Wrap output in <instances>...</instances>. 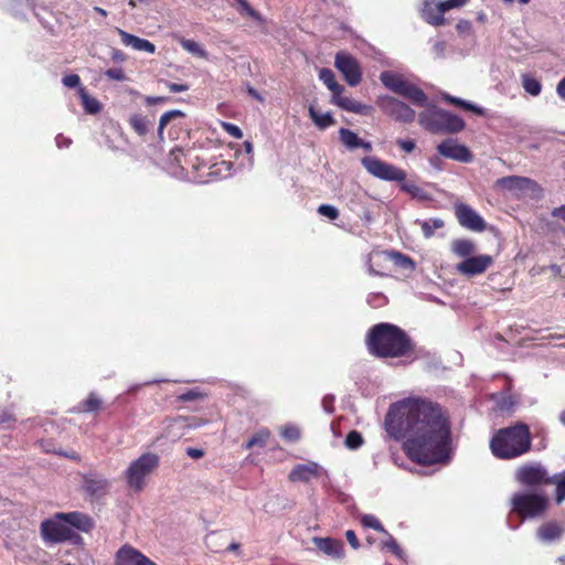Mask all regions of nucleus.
Segmentation results:
<instances>
[{
    "label": "nucleus",
    "mask_w": 565,
    "mask_h": 565,
    "mask_svg": "<svg viewBox=\"0 0 565 565\" xmlns=\"http://www.w3.org/2000/svg\"><path fill=\"white\" fill-rule=\"evenodd\" d=\"M387 435L403 443L408 459L422 466L449 458L451 425L446 411L426 397H407L393 403L385 416Z\"/></svg>",
    "instance_id": "nucleus-1"
},
{
    "label": "nucleus",
    "mask_w": 565,
    "mask_h": 565,
    "mask_svg": "<svg viewBox=\"0 0 565 565\" xmlns=\"http://www.w3.org/2000/svg\"><path fill=\"white\" fill-rule=\"evenodd\" d=\"M366 347L375 358H404L414 352L411 337L399 327L381 322L373 326L366 334Z\"/></svg>",
    "instance_id": "nucleus-2"
},
{
    "label": "nucleus",
    "mask_w": 565,
    "mask_h": 565,
    "mask_svg": "<svg viewBox=\"0 0 565 565\" xmlns=\"http://www.w3.org/2000/svg\"><path fill=\"white\" fill-rule=\"evenodd\" d=\"M490 449L492 455L501 460H511L527 454L532 449L530 427L518 422L498 429L490 440Z\"/></svg>",
    "instance_id": "nucleus-3"
},
{
    "label": "nucleus",
    "mask_w": 565,
    "mask_h": 565,
    "mask_svg": "<svg viewBox=\"0 0 565 565\" xmlns=\"http://www.w3.org/2000/svg\"><path fill=\"white\" fill-rule=\"evenodd\" d=\"M418 122L433 134H457L466 126L465 120L458 115L437 107L422 111Z\"/></svg>",
    "instance_id": "nucleus-4"
},
{
    "label": "nucleus",
    "mask_w": 565,
    "mask_h": 565,
    "mask_svg": "<svg viewBox=\"0 0 565 565\" xmlns=\"http://www.w3.org/2000/svg\"><path fill=\"white\" fill-rule=\"evenodd\" d=\"M160 458L154 452H145L131 461L125 471V479L130 489L141 492L147 486L149 478L159 467Z\"/></svg>",
    "instance_id": "nucleus-5"
},
{
    "label": "nucleus",
    "mask_w": 565,
    "mask_h": 565,
    "mask_svg": "<svg viewBox=\"0 0 565 565\" xmlns=\"http://www.w3.org/2000/svg\"><path fill=\"white\" fill-rule=\"evenodd\" d=\"M380 79L386 88L405 97L414 105L424 106L427 102V95L425 92L415 84L405 79L401 74L384 71L381 73Z\"/></svg>",
    "instance_id": "nucleus-6"
},
{
    "label": "nucleus",
    "mask_w": 565,
    "mask_h": 565,
    "mask_svg": "<svg viewBox=\"0 0 565 565\" xmlns=\"http://www.w3.org/2000/svg\"><path fill=\"white\" fill-rule=\"evenodd\" d=\"M512 511L522 519L541 516L548 509V499L543 493L516 492L511 498Z\"/></svg>",
    "instance_id": "nucleus-7"
},
{
    "label": "nucleus",
    "mask_w": 565,
    "mask_h": 565,
    "mask_svg": "<svg viewBox=\"0 0 565 565\" xmlns=\"http://www.w3.org/2000/svg\"><path fill=\"white\" fill-rule=\"evenodd\" d=\"M42 539L47 543L72 542L81 544L83 537L68 526L62 519L57 518V513L53 518L46 519L41 523Z\"/></svg>",
    "instance_id": "nucleus-8"
},
{
    "label": "nucleus",
    "mask_w": 565,
    "mask_h": 565,
    "mask_svg": "<svg viewBox=\"0 0 565 565\" xmlns=\"http://www.w3.org/2000/svg\"><path fill=\"white\" fill-rule=\"evenodd\" d=\"M514 479L519 484L529 489L552 484L551 475L541 462H527L520 466L515 470Z\"/></svg>",
    "instance_id": "nucleus-9"
},
{
    "label": "nucleus",
    "mask_w": 565,
    "mask_h": 565,
    "mask_svg": "<svg viewBox=\"0 0 565 565\" xmlns=\"http://www.w3.org/2000/svg\"><path fill=\"white\" fill-rule=\"evenodd\" d=\"M361 163L371 175L377 179L396 182H402L406 179V172L403 169L376 157H364L361 159Z\"/></svg>",
    "instance_id": "nucleus-10"
},
{
    "label": "nucleus",
    "mask_w": 565,
    "mask_h": 565,
    "mask_svg": "<svg viewBox=\"0 0 565 565\" xmlns=\"http://www.w3.org/2000/svg\"><path fill=\"white\" fill-rule=\"evenodd\" d=\"M379 108L396 121L409 124L415 119V111L405 103L392 96H382L376 102Z\"/></svg>",
    "instance_id": "nucleus-11"
},
{
    "label": "nucleus",
    "mask_w": 565,
    "mask_h": 565,
    "mask_svg": "<svg viewBox=\"0 0 565 565\" xmlns=\"http://www.w3.org/2000/svg\"><path fill=\"white\" fill-rule=\"evenodd\" d=\"M334 66L343 75L350 86H358L362 81V68L359 61L351 54L339 52L335 54Z\"/></svg>",
    "instance_id": "nucleus-12"
},
{
    "label": "nucleus",
    "mask_w": 565,
    "mask_h": 565,
    "mask_svg": "<svg viewBox=\"0 0 565 565\" xmlns=\"http://www.w3.org/2000/svg\"><path fill=\"white\" fill-rule=\"evenodd\" d=\"M454 210L457 221L462 227L477 233L486 230V221L470 205L457 202Z\"/></svg>",
    "instance_id": "nucleus-13"
},
{
    "label": "nucleus",
    "mask_w": 565,
    "mask_h": 565,
    "mask_svg": "<svg viewBox=\"0 0 565 565\" xmlns=\"http://www.w3.org/2000/svg\"><path fill=\"white\" fill-rule=\"evenodd\" d=\"M493 257L490 255H478L470 256L462 262L458 263L456 269L461 275L467 277H473L477 275H481L487 271V269L492 266Z\"/></svg>",
    "instance_id": "nucleus-14"
},
{
    "label": "nucleus",
    "mask_w": 565,
    "mask_h": 565,
    "mask_svg": "<svg viewBox=\"0 0 565 565\" xmlns=\"http://www.w3.org/2000/svg\"><path fill=\"white\" fill-rule=\"evenodd\" d=\"M115 565H157L153 561L129 544L121 546L115 554Z\"/></svg>",
    "instance_id": "nucleus-15"
},
{
    "label": "nucleus",
    "mask_w": 565,
    "mask_h": 565,
    "mask_svg": "<svg viewBox=\"0 0 565 565\" xmlns=\"http://www.w3.org/2000/svg\"><path fill=\"white\" fill-rule=\"evenodd\" d=\"M82 488L86 495L93 501L107 494L109 490V482L100 476L88 473L83 476Z\"/></svg>",
    "instance_id": "nucleus-16"
},
{
    "label": "nucleus",
    "mask_w": 565,
    "mask_h": 565,
    "mask_svg": "<svg viewBox=\"0 0 565 565\" xmlns=\"http://www.w3.org/2000/svg\"><path fill=\"white\" fill-rule=\"evenodd\" d=\"M437 151L445 158H449L459 162H470L472 160V153L463 146L459 145L452 139H447L437 146Z\"/></svg>",
    "instance_id": "nucleus-17"
},
{
    "label": "nucleus",
    "mask_w": 565,
    "mask_h": 565,
    "mask_svg": "<svg viewBox=\"0 0 565 565\" xmlns=\"http://www.w3.org/2000/svg\"><path fill=\"white\" fill-rule=\"evenodd\" d=\"M369 269L376 276H390L392 274V257L390 252H372L369 257Z\"/></svg>",
    "instance_id": "nucleus-18"
},
{
    "label": "nucleus",
    "mask_w": 565,
    "mask_h": 565,
    "mask_svg": "<svg viewBox=\"0 0 565 565\" xmlns=\"http://www.w3.org/2000/svg\"><path fill=\"white\" fill-rule=\"evenodd\" d=\"M57 518L62 519L71 529L88 533L94 529L93 519L83 512H57Z\"/></svg>",
    "instance_id": "nucleus-19"
},
{
    "label": "nucleus",
    "mask_w": 565,
    "mask_h": 565,
    "mask_svg": "<svg viewBox=\"0 0 565 565\" xmlns=\"http://www.w3.org/2000/svg\"><path fill=\"white\" fill-rule=\"evenodd\" d=\"M320 467L317 462L296 465L289 472L288 479L291 482H309L312 478L320 476Z\"/></svg>",
    "instance_id": "nucleus-20"
},
{
    "label": "nucleus",
    "mask_w": 565,
    "mask_h": 565,
    "mask_svg": "<svg viewBox=\"0 0 565 565\" xmlns=\"http://www.w3.org/2000/svg\"><path fill=\"white\" fill-rule=\"evenodd\" d=\"M420 15L430 25L439 26L445 24L444 13L437 0H423Z\"/></svg>",
    "instance_id": "nucleus-21"
},
{
    "label": "nucleus",
    "mask_w": 565,
    "mask_h": 565,
    "mask_svg": "<svg viewBox=\"0 0 565 565\" xmlns=\"http://www.w3.org/2000/svg\"><path fill=\"white\" fill-rule=\"evenodd\" d=\"M315 545L326 555L333 558H342L344 556L343 543L332 537H313Z\"/></svg>",
    "instance_id": "nucleus-22"
},
{
    "label": "nucleus",
    "mask_w": 565,
    "mask_h": 565,
    "mask_svg": "<svg viewBox=\"0 0 565 565\" xmlns=\"http://www.w3.org/2000/svg\"><path fill=\"white\" fill-rule=\"evenodd\" d=\"M565 532L564 526L556 521H547L540 525L536 531L539 540L545 543L559 540Z\"/></svg>",
    "instance_id": "nucleus-23"
},
{
    "label": "nucleus",
    "mask_w": 565,
    "mask_h": 565,
    "mask_svg": "<svg viewBox=\"0 0 565 565\" xmlns=\"http://www.w3.org/2000/svg\"><path fill=\"white\" fill-rule=\"evenodd\" d=\"M118 33L120 35L121 42L126 46H131L136 51H145L150 54H153L156 52V46L153 43L146 39L138 38L134 34H130L124 30H118Z\"/></svg>",
    "instance_id": "nucleus-24"
},
{
    "label": "nucleus",
    "mask_w": 565,
    "mask_h": 565,
    "mask_svg": "<svg viewBox=\"0 0 565 565\" xmlns=\"http://www.w3.org/2000/svg\"><path fill=\"white\" fill-rule=\"evenodd\" d=\"M331 103L347 111H351V113L360 114V115H366V114H369V111L371 109L370 106H366V105H364L360 102H356L350 97L341 96V94L333 95Z\"/></svg>",
    "instance_id": "nucleus-25"
},
{
    "label": "nucleus",
    "mask_w": 565,
    "mask_h": 565,
    "mask_svg": "<svg viewBox=\"0 0 565 565\" xmlns=\"http://www.w3.org/2000/svg\"><path fill=\"white\" fill-rule=\"evenodd\" d=\"M533 183L531 179L518 175L503 177L497 180V186L508 191L525 190Z\"/></svg>",
    "instance_id": "nucleus-26"
},
{
    "label": "nucleus",
    "mask_w": 565,
    "mask_h": 565,
    "mask_svg": "<svg viewBox=\"0 0 565 565\" xmlns=\"http://www.w3.org/2000/svg\"><path fill=\"white\" fill-rule=\"evenodd\" d=\"M104 408V401L95 392H90L77 406L78 413H97Z\"/></svg>",
    "instance_id": "nucleus-27"
},
{
    "label": "nucleus",
    "mask_w": 565,
    "mask_h": 565,
    "mask_svg": "<svg viewBox=\"0 0 565 565\" xmlns=\"http://www.w3.org/2000/svg\"><path fill=\"white\" fill-rule=\"evenodd\" d=\"M476 250V245L471 239L468 238H459L455 239L451 243V252L465 259L470 257Z\"/></svg>",
    "instance_id": "nucleus-28"
},
{
    "label": "nucleus",
    "mask_w": 565,
    "mask_h": 565,
    "mask_svg": "<svg viewBox=\"0 0 565 565\" xmlns=\"http://www.w3.org/2000/svg\"><path fill=\"white\" fill-rule=\"evenodd\" d=\"M131 129L139 136H146L152 127L151 120L141 114H134L128 120Z\"/></svg>",
    "instance_id": "nucleus-29"
},
{
    "label": "nucleus",
    "mask_w": 565,
    "mask_h": 565,
    "mask_svg": "<svg viewBox=\"0 0 565 565\" xmlns=\"http://www.w3.org/2000/svg\"><path fill=\"white\" fill-rule=\"evenodd\" d=\"M319 78L332 92V96L343 93L344 87L337 82L335 75L330 68H321L319 71Z\"/></svg>",
    "instance_id": "nucleus-30"
},
{
    "label": "nucleus",
    "mask_w": 565,
    "mask_h": 565,
    "mask_svg": "<svg viewBox=\"0 0 565 565\" xmlns=\"http://www.w3.org/2000/svg\"><path fill=\"white\" fill-rule=\"evenodd\" d=\"M309 116L315 125L321 130L327 129L335 122L330 113L320 114L312 105L309 107Z\"/></svg>",
    "instance_id": "nucleus-31"
},
{
    "label": "nucleus",
    "mask_w": 565,
    "mask_h": 565,
    "mask_svg": "<svg viewBox=\"0 0 565 565\" xmlns=\"http://www.w3.org/2000/svg\"><path fill=\"white\" fill-rule=\"evenodd\" d=\"M81 99H82V105L84 107V110L87 113V114H98L102 109V105L100 103L89 96V94L87 93L86 88L85 87H79L78 90H77Z\"/></svg>",
    "instance_id": "nucleus-32"
},
{
    "label": "nucleus",
    "mask_w": 565,
    "mask_h": 565,
    "mask_svg": "<svg viewBox=\"0 0 565 565\" xmlns=\"http://www.w3.org/2000/svg\"><path fill=\"white\" fill-rule=\"evenodd\" d=\"M270 437V431L267 428H262L257 433H255L244 445L246 450H249L254 447H264L266 446L268 439Z\"/></svg>",
    "instance_id": "nucleus-33"
},
{
    "label": "nucleus",
    "mask_w": 565,
    "mask_h": 565,
    "mask_svg": "<svg viewBox=\"0 0 565 565\" xmlns=\"http://www.w3.org/2000/svg\"><path fill=\"white\" fill-rule=\"evenodd\" d=\"M398 183H399L401 190L403 192L412 195V198L418 199V200H427L428 199L427 192L423 188L417 185L415 182L406 181V179H405L404 181L398 182Z\"/></svg>",
    "instance_id": "nucleus-34"
},
{
    "label": "nucleus",
    "mask_w": 565,
    "mask_h": 565,
    "mask_svg": "<svg viewBox=\"0 0 565 565\" xmlns=\"http://www.w3.org/2000/svg\"><path fill=\"white\" fill-rule=\"evenodd\" d=\"M207 169H209V172H207L209 177H215V178L227 177L231 174L232 162L221 160L220 162L210 164L207 167Z\"/></svg>",
    "instance_id": "nucleus-35"
},
{
    "label": "nucleus",
    "mask_w": 565,
    "mask_h": 565,
    "mask_svg": "<svg viewBox=\"0 0 565 565\" xmlns=\"http://www.w3.org/2000/svg\"><path fill=\"white\" fill-rule=\"evenodd\" d=\"M392 257V270L394 268L414 269L415 263L413 259L399 252H390Z\"/></svg>",
    "instance_id": "nucleus-36"
},
{
    "label": "nucleus",
    "mask_w": 565,
    "mask_h": 565,
    "mask_svg": "<svg viewBox=\"0 0 565 565\" xmlns=\"http://www.w3.org/2000/svg\"><path fill=\"white\" fill-rule=\"evenodd\" d=\"M339 138H340V141L348 149H356L361 141V138L354 131H352L348 128H341L339 130Z\"/></svg>",
    "instance_id": "nucleus-37"
},
{
    "label": "nucleus",
    "mask_w": 565,
    "mask_h": 565,
    "mask_svg": "<svg viewBox=\"0 0 565 565\" xmlns=\"http://www.w3.org/2000/svg\"><path fill=\"white\" fill-rule=\"evenodd\" d=\"M185 114L179 109H173L166 111L161 115L159 119V127H158V136L160 139H162L163 130L168 126L169 122H171L173 119L177 118H184Z\"/></svg>",
    "instance_id": "nucleus-38"
},
{
    "label": "nucleus",
    "mask_w": 565,
    "mask_h": 565,
    "mask_svg": "<svg viewBox=\"0 0 565 565\" xmlns=\"http://www.w3.org/2000/svg\"><path fill=\"white\" fill-rule=\"evenodd\" d=\"M552 484H555V501L561 504L565 500V471L551 476Z\"/></svg>",
    "instance_id": "nucleus-39"
},
{
    "label": "nucleus",
    "mask_w": 565,
    "mask_h": 565,
    "mask_svg": "<svg viewBox=\"0 0 565 565\" xmlns=\"http://www.w3.org/2000/svg\"><path fill=\"white\" fill-rule=\"evenodd\" d=\"M522 86L524 90L532 96L540 95L542 90L541 82L529 74L522 75Z\"/></svg>",
    "instance_id": "nucleus-40"
},
{
    "label": "nucleus",
    "mask_w": 565,
    "mask_h": 565,
    "mask_svg": "<svg viewBox=\"0 0 565 565\" xmlns=\"http://www.w3.org/2000/svg\"><path fill=\"white\" fill-rule=\"evenodd\" d=\"M39 444H40V447L42 448V450L46 454H57L60 456L67 457V458L74 459V460L79 459L78 455L75 451H72L68 454V452H63L61 450H57L53 440H51V439H42L39 441Z\"/></svg>",
    "instance_id": "nucleus-41"
},
{
    "label": "nucleus",
    "mask_w": 565,
    "mask_h": 565,
    "mask_svg": "<svg viewBox=\"0 0 565 565\" xmlns=\"http://www.w3.org/2000/svg\"><path fill=\"white\" fill-rule=\"evenodd\" d=\"M184 157V164L190 166L193 170L200 171L203 168H207L209 164L201 160L199 156H194L193 151L189 150L183 153L181 150H178Z\"/></svg>",
    "instance_id": "nucleus-42"
},
{
    "label": "nucleus",
    "mask_w": 565,
    "mask_h": 565,
    "mask_svg": "<svg viewBox=\"0 0 565 565\" xmlns=\"http://www.w3.org/2000/svg\"><path fill=\"white\" fill-rule=\"evenodd\" d=\"M444 225L445 223L440 218H431L420 223L423 234L426 238L431 237L435 234V230L441 228Z\"/></svg>",
    "instance_id": "nucleus-43"
},
{
    "label": "nucleus",
    "mask_w": 565,
    "mask_h": 565,
    "mask_svg": "<svg viewBox=\"0 0 565 565\" xmlns=\"http://www.w3.org/2000/svg\"><path fill=\"white\" fill-rule=\"evenodd\" d=\"M238 4V12L242 15H247L255 21H263L262 15L257 12L247 0H234Z\"/></svg>",
    "instance_id": "nucleus-44"
},
{
    "label": "nucleus",
    "mask_w": 565,
    "mask_h": 565,
    "mask_svg": "<svg viewBox=\"0 0 565 565\" xmlns=\"http://www.w3.org/2000/svg\"><path fill=\"white\" fill-rule=\"evenodd\" d=\"M361 524L364 527H370V529H373V530H375L377 532L387 534L386 530L384 529V526L382 525L380 520L376 516L372 515V514H364L361 518Z\"/></svg>",
    "instance_id": "nucleus-45"
},
{
    "label": "nucleus",
    "mask_w": 565,
    "mask_h": 565,
    "mask_svg": "<svg viewBox=\"0 0 565 565\" xmlns=\"http://www.w3.org/2000/svg\"><path fill=\"white\" fill-rule=\"evenodd\" d=\"M446 99H447L450 104H452V105H456V106H459V107H461V108H463V109L470 110V111H472V113H475V114H477V115H483V110H482V108H480V107H478V106H476V105H473V104H470V103H468V102H466V100H462V99H460V98L452 97V96H447V98H446Z\"/></svg>",
    "instance_id": "nucleus-46"
},
{
    "label": "nucleus",
    "mask_w": 565,
    "mask_h": 565,
    "mask_svg": "<svg viewBox=\"0 0 565 565\" xmlns=\"http://www.w3.org/2000/svg\"><path fill=\"white\" fill-rule=\"evenodd\" d=\"M363 444V437L361 435V433H359L358 430H351L347 437H345V440H344V445L349 448V449H358L362 446Z\"/></svg>",
    "instance_id": "nucleus-47"
},
{
    "label": "nucleus",
    "mask_w": 565,
    "mask_h": 565,
    "mask_svg": "<svg viewBox=\"0 0 565 565\" xmlns=\"http://www.w3.org/2000/svg\"><path fill=\"white\" fill-rule=\"evenodd\" d=\"M181 46L194 54V55H198L200 57H205L206 56V52L201 47V45L199 43H196L195 41L193 40H182L181 41Z\"/></svg>",
    "instance_id": "nucleus-48"
},
{
    "label": "nucleus",
    "mask_w": 565,
    "mask_h": 565,
    "mask_svg": "<svg viewBox=\"0 0 565 565\" xmlns=\"http://www.w3.org/2000/svg\"><path fill=\"white\" fill-rule=\"evenodd\" d=\"M281 437L288 441H297L300 439V430L295 425H286L281 428Z\"/></svg>",
    "instance_id": "nucleus-49"
},
{
    "label": "nucleus",
    "mask_w": 565,
    "mask_h": 565,
    "mask_svg": "<svg viewBox=\"0 0 565 565\" xmlns=\"http://www.w3.org/2000/svg\"><path fill=\"white\" fill-rule=\"evenodd\" d=\"M318 213L322 216L328 217L329 220H332V221L337 220L340 215L338 209L334 207L333 205H329V204H321L318 207Z\"/></svg>",
    "instance_id": "nucleus-50"
},
{
    "label": "nucleus",
    "mask_w": 565,
    "mask_h": 565,
    "mask_svg": "<svg viewBox=\"0 0 565 565\" xmlns=\"http://www.w3.org/2000/svg\"><path fill=\"white\" fill-rule=\"evenodd\" d=\"M222 127L233 138H235V139H242L243 138V131H242V129L238 126H236V125H234L232 122L223 121L222 122Z\"/></svg>",
    "instance_id": "nucleus-51"
},
{
    "label": "nucleus",
    "mask_w": 565,
    "mask_h": 565,
    "mask_svg": "<svg viewBox=\"0 0 565 565\" xmlns=\"http://www.w3.org/2000/svg\"><path fill=\"white\" fill-rule=\"evenodd\" d=\"M62 83L68 88L82 87L81 78L77 74H70L62 78Z\"/></svg>",
    "instance_id": "nucleus-52"
},
{
    "label": "nucleus",
    "mask_w": 565,
    "mask_h": 565,
    "mask_svg": "<svg viewBox=\"0 0 565 565\" xmlns=\"http://www.w3.org/2000/svg\"><path fill=\"white\" fill-rule=\"evenodd\" d=\"M465 3H466V0H445V1H439L440 8H441V11H443L444 14H445L446 11H448L450 9H454V8H459V7L463 6Z\"/></svg>",
    "instance_id": "nucleus-53"
},
{
    "label": "nucleus",
    "mask_w": 565,
    "mask_h": 565,
    "mask_svg": "<svg viewBox=\"0 0 565 565\" xmlns=\"http://www.w3.org/2000/svg\"><path fill=\"white\" fill-rule=\"evenodd\" d=\"M105 75L110 78V79H115V81H124L126 79V75H125V72L122 71V68L120 67H113V68H109L105 72Z\"/></svg>",
    "instance_id": "nucleus-54"
},
{
    "label": "nucleus",
    "mask_w": 565,
    "mask_h": 565,
    "mask_svg": "<svg viewBox=\"0 0 565 565\" xmlns=\"http://www.w3.org/2000/svg\"><path fill=\"white\" fill-rule=\"evenodd\" d=\"M397 146L407 153H411L415 150L416 143L412 139H397Z\"/></svg>",
    "instance_id": "nucleus-55"
},
{
    "label": "nucleus",
    "mask_w": 565,
    "mask_h": 565,
    "mask_svg": "<svg viewBox=\"0 0 565 565\" xmlns=\"http://www.w3.org/2000/svg\"><path fill=\"white\" fill-rule=\"evenodd\" d=\"M202 397H204V395L198 390H190L179 396V398L183 402L194 401Z\"/></svg>",
    "instance_id": "nucleus-56"
},
{
    "label": "nucleus",
    "mask_w": 565,
    "mask_h": 565,
    "mask_svg": "<svg viewBox=\"0 0 565 565\" xmlns=\"http://www.w3.org/2000/svg\"><path fill=\"white\" fill-rule=\"evenodd\" d=\"M345 537L352 548L356 550L360 547L359 539L353 530H348L345 532Z\"/></svg>",
    "instance_id": "nucleus-57"
},
{
    "label": "nucleus",
    "mask_w": 565,
    "mask_h": 565,
    "mask_svg": "<svg viewBox=\"0 0 565 565\" xmlns=\"http://www.w3.org/2000/svg\"><path fill=\"white\" fill-rule=\"evenodd\" d=\"M386 301V297L383 294H372L369 296L367 302L371 306H381Z\"/></svg>",
    "instance_id": "nucleus-58"
},
{
    "label": "nucleus",
    "mask_w": 565,
    "mask_h": 565,
    "mask_svg": "<svg viewBox=\"0 0 565 565\" xmlns=\"http://www.w3.org/2000/svg\"><path fill=\"white\" fill-rule=\"evenodd\" d=\"M166 84L171 93H181V92H185L190 88L188 84H177V83H170V82H167Z\"/></svg>",
    "instance_id": "nucleus-59"
},
{
    "label": "nucleus",
    "mask_w": 565,
    "mask_h": 565,
    "mask_svg": "<svg viewBox=\"0 0 565 565\" xmlns=\"http://www.w3.org/2000/svg\"><path fill=\"white\" fill-rule=\"evenodd\" d=\"M205 423H206V420H203L201 418L191 417V418L186 419L185 426L189 428H198V427L203 426Z\"/></svg>",
    "instance_id": "nucleus-60"
},
{
    "label": "nucleus",
    "mask_w": 565,
    "mask_h": 565,
    "mask_svg": "<svg viewBox=\"0 0 565 565\" xmlns=\"http://www.w3.org/2000/svg\"><path fill=\"white\" fill-rule=\"evenodd\" d=\"M456 29L460 33L470 32V30H471V22L468 21V20H460L457 23Z\"/></svg>",
    "instance_id": "nucleus-61"
},
{
    "label": "nucleus",
    "mask_w": 565,
    "mask_h": 565,
    "mask_svg": "<svg viewBox=\"0 0 565 565\" xmlns=\"http://www.w3.org/2000/svg\"><path fill=\"white\" fill-rule=\"evenodd\" d=\"M186 455L190 458L200 459V458H202L204 456V451L202 449H199V448L189 447V448H186Z\"/></svg>",
    "instance_id": "nucleus-62"
},
{
    "label": "nucleus",
    "mask_w": 565,
    "mask_h": 565,
    "mask_svg": "<svg viewBox=\"0 0 565 565\" xmlns=\"http://www.w3.org/2000/svg\"><path fill=\"white\" fill-rule=\"evenodd\" d=\"M556 93L557 95L559 96V98H562L563 100H565V76L559 81V83L557 84L556 86Z\"/></svg>",
    "instance_id": "nucleus-63"
},
{
    "label": "nucleus",
    "mask_w": 565,
    "mask_h": 565,
    "mask_svg": "<svg viewBox=\"0 0 565 565\" xmlns=\"http://www.w3.org/2000/svg\"><path fill=\"white\" fill-rule=\"evenodd\" d=\"M552 215L554 217H558V218H561V220H563L565 222V205H562L559 207H555L552 211Z\"/></svg>",
    "instance_id": "nucleus-64"
}]
</instances>
